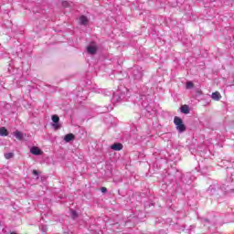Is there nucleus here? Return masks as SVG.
<instances>
[{
    "label": "nucleus",
    "instance_id": "f257e3e1",
    "mask_svg": "<svg viewBox=\"0 0 234 234\" xmlns=\"http://www.w3.org/2000/svg\"><path fill=\"white\" fill-rule=\"evenodd\" d=\"M174 123H175L176 129V131H178V133H185L186 124H184V121H182V119L180 117L176 116L174 118Z\"/></svg>",
    "mask_w": 234,
    "mask_h": 234
},
{
    "label": "nucleus",
    "instance_id": "f03ea898",
    "mask_svg": "<svg viewBox=\"0 0 234 234\" xmlns=\"http://www.w3.org/2000/svg\"><path fill=\"white\" fill-rule=\"evenodd\" d=\"M133 80H135V81H140V80L144 78V71L142 70V68L135 67L133 69Z\"/></svg>",
    "mask_w": 234,
    "mask_h": 234
},
{
    "label": "nucleus",
    "instance_id": "7ed1b4c3",
    "mask_svg": "<svg viewBox=\"0 0 234 234\" xmlns=\"http://www.w3.org/2000/svg\"><path fill=\"white\" fill-rule=\"evenodd\" d=\"M87 52L88 54H91V56H94V54L98 52V45H96L95 42H90V45L87 47Z\"/></svg>",
    "mask_w": 234,
    "mask_h": 234
},
{
    "label": "nucleus",
    "instance_id": "20e7f679",
    "mask_svg": "<svg viewBox=\"0 0 234 234\" xmlns=\"http://www.w3.org/2000/svg\"><path fill=\"white\" fill-rule=\"evenodd\" d=\"M52 122H54L52 125L54 129H61V125H59V116L53 115L52 116Z\"/></svg>",
    "mask_w": 234,
    "mask_h": 234
},
{
    "label": "nucleus",
    "instance_id": "39448f33",
    "mask_svg": "<svg viewBox=\"0 0 234 234\" xmlns=\"http://www.w3.org/2000/svg\"><path fill=\"white\" fill-rule=\"evenodd\" d=\"M30 153H31V154H35V156H39V155L43 154V152L37 146L31 147Z\"/></svg>",
    "mask_w": 234,
    "mask_h": 234
},
{
    "label": "nucleus",
    "instance_id": "423d86ee",
    "mask_svg": "<svg viewBox=\"0 0 234 234\" xmlns=\"http://www.w3.org/2000/svg\"><path fill=\"white\" fill-rule=\"evenodd\" d=\"M113 151H122L123 149V144L120 143H115L111 146Z\"/></svg>",
    "mask_w": 234,
    "mask_h": 234
},
{
    "label": "nucleus",
    "instance_id": "0eeeda50",
    "mask_svg": "<svg viewBox=\"0 0 234 234\" xmlns=\"http://www.w3.org/2000/svg\"><path fill=\"white\" fill-rule=\"evenodd\" d=\"M211 98L212 100H215V101H220L222 95H220V92L215 91L212 93Z\"/></svg>",
    "mask_w": 234,
    "mask_h": 234
},
{
    "label": "nucleus",
    "instance_id": "6e6552de",
    "mask_svg": "<svg viewBox=\"0 0 234 234\" xmlns=\"http://www.w3.org/2000/svg\"><path fill=\"white\" fill-rule=\"evenodd\" d=\"M75 136L73 133H68L65 135L64 140L65 142L69 143V142H72V140H74Z\"/></svg>",
    "mask_w": 234,
    "mask_h": 234
},
{
    "label": "nucleus",
    "instance_id": "1a4fd4ad",
    "mask_svg": "<svg viewBox=\"0 0 234 234\" xmlns=\"http://www.w3.org/2000/svg\"><path fill=\"white\" fill-rule=\"evenodd\" d=\"M80 25H87L89 23V18H87L85 16H81L80 17Z\"/></svg>",
    "mask_w": 234,
    "mask_h": 234
},
{
    "label": "nucleus",
    "instance_id": "9d476101",
    "mask_svg": "<svg viewBox=\"0 0 234 234\" xmlns=\"http://www.w3.org/2000/svg\"><path fill=\"white\" fill-rule=\"evenodd\" d=\"M14 136H16V140H23V133L19 131L14 132Z\"/></svg>",
    "mask_w": 234,
    "mask_h": 234
},
{
    "label": "nucleus",
    "instance_id": "9b49d317",
    "mask_svg": "<svg viewBox=\"0 0 234 234\" xmlns=\"http://www.w3.org/2000/svg\"><path fill=\"white\" fill-rule=\"evenodd\" d=\"M181 112H183V114H189V106L183 105L181 107Z\"/></svg>",
    "mask_w": 234,
    "mask_h": 234
},
{
    "label": "nucleus",
    "instance_id": "f8f14e48",
    "mask_svg": "<svg viewBox=\"0 0 234 234\" xmlns=\"http://www.w3.org/2000/svg\"><path fill=\"white\" fill-rule=\"evenodd\" d=\"M0 136H8V130L5 127L0 128Z\"/></svg>",
    "mask_w": 234,
    "mask_h": 234
},
{
    "label": "nucleus",
    "instance_id": "ddd939ff",
    "mask_svg": "<svg viewBox=\"0 0 234 234\" xmlns=\"http://www.w3.org/2000/svg\"><path fill=\"white\" fill-rule=\"evenodd\" d=\"M121 100H122V97H120V96L118 95V93H114V94H113V97H112V101H121Z\"/></svg>",
    "mask_w": 234,
    "mask_h": 234
},
{
    "label": "nucleus",
    "instance_id": "4468645a",
    "mask_svg": "<svg viewBox=\"0 0 234 234\" xmlns=\"http://www.w3.org/2000/svg\"><path fill=\"white\" fill-rule=\"evenodd\" d=\"M39 229L42 233H47L48 229L47 228V225H40Z\"/></svg>",
    "mask_w": 234,
    "mask_h": 234
},
{
    "label": "nucleus",
    "instance_id": "2eb2a0df",
    "mask_svg": "<svg viewBox=\"0 0 234 234\" xmlns=\"http://www.w3.org/2000/svg\"><path fill=\"white\" fill-rule=\"evenodd\" d=\"M70 215L73 219H76V218L78 217V212H76V210H74V209H71Z\"/></svg>",
    "mask_w": 234,
    "mask_h": 234
},
{
    "label": "nucleus",
    "instance_id": "dca6fc26",
    "mask_svg": "<svg viewBox=\"0 0 234 234\" xmlns=\"http://www.w3.org/2000/svg\"><path fill=\"white\" fill-rule=\"evenodd\" d=\"M14 156V153H6L5 154V158L6 160H10V158H12Z\"/></svg>",
    "mask_w": 234,
    "mask_h": 234
},
{
    "label": "nucleus",
    "instance_id": "f3484780",
    "mask_svg": "<svg viewBox=\"0 0 234 234\" xmlns=\"http://www.w3.org/2000/svg\"><path fill=\"white\" fill-rule=\"evenodd\" d=\"M194 84L191 81L186 82V89H193Z\"/></svg>",
    "mask_w": 234,
    "mask_h": 234
},
{
    "label": "nucleus",
    "instance_id": "a211bd4d",
    "mask_svg": "<svg viewBox=\"0 0 234 234\" xmlns=\"http://www.w3.org/2000/svg\"><path fill=\"white\" fill-rule=\"evenodd\" d=\"M62 6H64V8H67L69 6V2L67 1L62 2Z\"/></svg>",
    "mask_w": 234,
    "mask_h": 234
},
{
    "label": "nucleus",
    "instance_id": "6ab92c4d",
    "mask_svg": "<svg viewBox=\"0 0 234 234\" xmlns=\"http://www.w3.org/2000/svg\"><path fill=\"white\" fill-rule=\"evenodd\" d=\"M33 175L35 176H39V172H37V170H33Z\"/></svg>",
    "mask_w": 234,
    "mask_h": 234
},
{
    "label": "nucleus",
    "instance_id": "aec40b11",
    "mask_svg": "<svg viewBox=\"0 0 234 234\" xmlns=\"http://www.w3.org/2000/svg\"><path fill=\"white\" fill-rule=\"evenodd\" d=\"M101 193H107V187L102 186V187L101 188Z\"/></svg>",
    "mask_w": 234,
    "mask_h": 234
},
{
    "label": "nucleus",
    "instance_id": "412c9836",
    "mask_svg": "<svg viewBox=\"0 0 234 234\" xmlns=\"http://www.w3.org/2000/svg\"><path fill=\"white\" fill-rule=\"evenodd\" d=\"M221 189H222L223 191H226V188L224 187V186H221Z\"/></svg>",
    "mask_w": 234,
    "mask_h": 234
},
{
    "label": "nucleus",
    "instance_id": "4be33fe9",
    "mask_svg": "<svg viewBox=\"0 0 234 234\" xmlns=\"http://www.w3.org/2000/svg\"><path fill=\"white\" fill-rule=\"evenodd\" d=\"M10 234H17V233H16V232H11Z\"/></svg>",
    "mask_w": 234,
    "mask_h": 234
}]
</instances>
